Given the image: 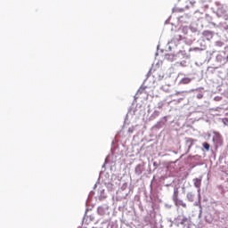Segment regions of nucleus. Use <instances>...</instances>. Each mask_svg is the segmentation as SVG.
Returning <instances> with one entry per match:
<instances>
[{"instance_id": "6e6552de", "label": "nucleus", "mask_w": 228, "mask_h": 228, "mask_svg": "<svg viewBox=\"0 0 228 228\" xmlns=\"http://www.w3.org/2000/svg\"><path fill=\"white\" fill-rule=\"evenodd\" d=\"M187 199H188L191 202H193V194H191V193H187Z\"/></svg>"}, {"instance_id": "f03ea898", "label": "nucleus", "mask_w": 228, "mask_h": 228, "mask_svg": "<svg viewBox=\"0 0 228 228\" xmlns=\"http://www.w3.org/2000/svg\"><path fill=\"white\" fill-rule=\"evenodd\" d=\"M194 186L200 190V186H202V177L195 178L194 180Z\"/></svg>"}, {"instance_id": "9b49d317", "label": "nucleus", "mask_w": 228, "mask_h": 228, "mask_svg": "<svg viewBox=\"0 0 228 228\" xmlns=\"http://www.w3.org/2000/svg\"><path fill=\"white\" fill-rule=\"evenodd\" d=\"M224 126H227V123L226 122H224Z\"/></svg>"}, {"instance_id": "20e7f679", "label": "nucleus", "mask_w": 228, "mask_h": 228, "mask_svg": "<svg viewBox=\"0 0 228 228\" xmlns=\"http://www.w3.org/2000/svg\"><path fill=\"white\" fill-rule=\"evenodd\" d=\"M175 206H182V208H186V203L183 202L182 200L177 199L174 201Z\"/></svg>"}, {"instance_id": "f257e3e1", "label": "nucleus", "mask_w": 228, "mask_h": 228, "mask_svg": "<svg viewBox=\"0 0 228 228\" xmlns=\"http://www.w3.org/2000/svg\"><path fill=\"white\" fill-rule=\"evenodd\" d=\"M202 36L206 38V40H212L213 38V33L209 30H205L202 33Z\"/></svg>"}, {"instance_id": "39448f33", "label": "nucleus", "mask_w": 228, "mask_h": 228, "mask_svg": "<svg viewBox=\"0 0 228 228\" xmlns=\"http://www.w3.org/2000/svg\"><path fill=\"white\" fill-rule=\"evenodd\" d=\"M135 174L137 175H140L142 172V165L138 164L136 167H135Z\"/></svg>"}, {"instance_id": "9d476101", "label": "nucleus", "mask_w": 228, "mask_h": 228, "mask_svg": "<svg viewBox=\"0 0 228 228\" xmlns=\"http://www.w3.org/2000/svg\"><path fill=\"white\" fill-rule=\"evenodd\" d=\"M197 97H198V99H202L204 97V95L200 94L197 95Z\"/></svg>"}, {"instance_id": "1a4fd4ad", "label": "nucleus", "mask_w": 228, "mask_h": 228, "mask_svg": "<svg viewBox=\"0 0 228 228\" xmlns=\"http://www.w3.org/2000/svg\"><path fill=\"white\" fill-rule=\"evenodd\" d=\"M187 142H189L190 143H193V139H191V138H189V139H187Z\"/></svg>"}, {"instance_id": "423d86ee", "label": "nucleus", "mask_w": 228, "mask_h": 228, "mask_svg": "<svg viewBox=\"0 0 228 228\" xmlns=\"http://www.w3.org/2000/svg\"><path fill=\"white\" fill-rule=\"evenodd\" d=\"M182 85H189V83H191V79L189 77L183 78L180 82Z\"/></svg>"}, {"instance_id": "0eeeda50", "label": "nucleus", "mask_w": 228, "mask_h": 228, "mask_svg": "<svg viewBox=\"0 0 228 228\" xmlns=\"http://www.w3.org/2000/svg\"><path fill=\"white\" fill-rule=\"evenodd\" d=\"M203 147L207 151H209L210 145L208 142H203Z\"/></svg>"}, {"instance_id": "7ed1b4c3", "label": "nucleus", "mask_w": 228, "mask_h": 228, "mask_svg": "<svg viewBox=\"0 0 228 228\" xmlns=\"http://www.w3.org/2000/svg\"><path fill=\"white\" fill-rule=\"evenodd\" d=\"M179 199V188H175L174 189V194H173V200H177Z\"/></svg>"}]
</instances>
